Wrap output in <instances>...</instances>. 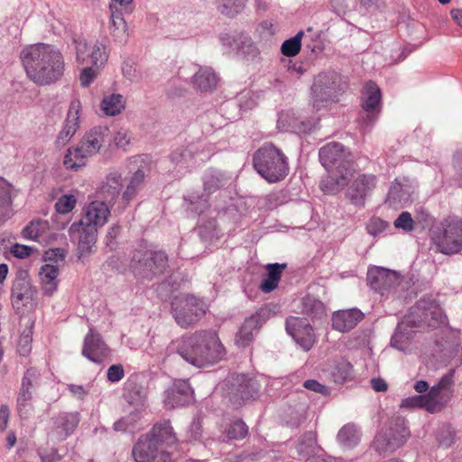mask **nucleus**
<instances>
[{
    "mask_svg": "<svg viewBox=\"0 0 462 462\" xmlns=\"http://www.w3.org/2000/svg\"><path fill=\"white\" fill-rule=\"evenodd\" d=\"M441 391L442 389L438 384H435L428 390L427 393L424 394V396H426L427 402L429 403L430 413L437 412L440 410L437 398Z\"/></svg>",
    "mask_w": 462,
    "mask_h": 462,
    "instance_id": "55",
    "label": "nucleus"
},
{
    "mask_svg": "<svg viewBox=\"0 0 462 462\" xmlns=\"http://www.w3.org/2000/svg\"><path fill=\"white\" fill-rule=\"evenodd\" d=\"M43 258L48 263L60 264L64 263L65 261V251L61 248H51L45 251Z\"/></svg>",
    "mask_w": 462,
    "mask_h": 462,
    "instance_id": "56",
    "label": "nucleus"
},
{
    "mask_svg": "<svg viewBox=\"0 0 462 462\" xmlns=\"http://www.w3.org/2000/svg\"><path fill=\"white\" fill-rule=\"evenodd\" d=\"M347 87L345 78L336 71L319 73L311 86L313 108L319 111L329 104L338 102L339 97L346 91Z\"/></svg>",
    "mask_w": 462,
    "mask_h": 462,
    "instance_id": "5",
    "label": "nucleus"
},
{
    "mask_svg": "<svg viewBox=\"0 0 462 462\" xmlns=\"http://www.w3.org/2000/svg\"><path fill=\"white\" fill-rule=\"evenodd\" d=\"M134 462H174L171 452L162 448L147 434L140 436L132 448Z\"/></svg>",
    "mask_w": 462,
    "mask_h": 462,
    "instance_id": "12",
    "label": "nucleus"
},
{
    "mask_svg": "<svg viewBox=\"0 0 462 462\" xmlns=\"http://www.w3.org/2000/svg\"><path fill=\"white\" fill-rule=\"evenodd\" d=\"M98 69L92 65L84 68L79 77L81 86L84 88L88 87L96 78Z\"/></svg>",
    "mask_w": 462,
    "mask_h": 462,
    "instance_id": "60",
    "label": "nucleus"
},
{
    "mask_svg": "<svg viewBox=\"0 0 462 462\" xmlns=\"http://www.w3.org/2000/svg\"><path fill=\"white\" fill-rule=\"evenodd\" d=\"M110 142V130L107 126H95L88 131L79 144L69 148L63 164L68 170L78 171L86 165V159L97 154L101 148Z\"/></svg>",
    "mask_w": 462,
    "mask_h": 462,
    "instance_id": "3",
    "label": "nucleus"
},
{
    "mask_svg": "<svg viewBox=\"0 0 462 462\" xmlns=\"http://www.w3.org/2000/svg\"><path fill=\"white\" fill-rule=\"evenodd\" d=\"M319 161L327 171H350L353 156L340 143L332 142L322 146L319 152Z\"/></svg>",
    "mask_w": 462,
    "mask_h": 462,
    "instance_id": "10",
    "label": "nucleus"
},
{
    "mask_svg": "<svg viewBox=\"0 0 462 462\" xmlns=\"http://www.w3.org/2000/svg\"><path fill=\"white\" fill-rule=\"evenodd\" d=\"M122 188V176L118 172L109 173L105 180L102 182L99 189L98 196L108 206L113 205L118 198Z\"/></svg>",
    "mask_w": 462,
    "mask_h": 462,
    "instance_id": "27",
    "label": "nucleus"
},
{
    "mask_svg": "<svg viewBox=\"0 0 462 462\" xmlns=\"http://www.w3.org/2000/svg\"><path fill=\"white\" fill-rule=\"evenodd\" d=\"M317 446V437L314 431H307L301 435L297 444V450L300 454H310L314 451Z\"/></svg>",
    "mask_w": 462,
    "mask_h": 462,
    "instance_id": "44",
    "label": "nucleus"
},
{
    "mask_svg": "<svg viewBox=\"0 0 462 462\" xmlns=\"http://www.w3.org/2000/svg\"><path fill=\"white\" fill-rule=\"evenodd\" d=\"M168 267V256L162 251H136L130 268L141 281H152L164 273Z\"/></svg>",
    "mask_w": 462,
    "mask_h": 462,
    "instance_id": "7",
    "label": "nucleus"
},
{
    "mask_svg": "<svg viewBox=\"0 0 462 462\" xmlns=\"http://www.w3.org/2000/svg\"><path fill=\"white\" fill-rule=\"evenodd\" d=\"M247 0H217V10L225 16L233 18L240 14Z\"/></svg>",
    "mask_w": 462,
    "mask_h": 462,
    "instance_id": "39",
    "label": "nucleus"
},
{
    "mask_svg": "<svg viewBox=\"0 0 462 462\" xmlns=\"http://www.w3.org/2000/svg\"><path fill=\"white\" fill-rule=\"evenodd\" d=\"M393 225L396 228L402 229L405 232H411L414 229V220L408 211L402 212L394 220Z\"/></svg>",
    "mask_w": 462,
    "mask_h": 462,
    "instance_id": "54",
    "label": "nucleus"
},
{
    "mask_svg": "<svg viewBox=\"0 0 462 462\" xmlns=\"http://www.w3.org/2000/svg\"><path fill=\"white\" fill-rule=\"evenodd\" d=\"M110 354V349L99 333L92 328L84 339L82 355L96 364H101Z\"/></svg>",
    "mask_w": 462,
    "mask_h": 462,
    "instance_id": "19",
    "label": "nucleus"
},
{
    "mask_svg": "<svg viewBox=\"0 0 462 462\" xmlns=\"http://www.w3.org/2000/svg\"><path fill=\"white\" fill-rule=\"evenodd\" d=\"M456 432L448 425L443 426L437 433V440L439 446L449 448L455 442Z\"/></svg>",
    "mask_w": 462,
    "mask_h": 462,
    "instance_id": "48",
    "label": "nucleus"
},
{
    "mask_svg": "<svg viewBox=\"0 0 462 462\" xmlns=\"http://www.w3.org/2000/svg\"><path fill=\"white\" fill-rule=\"evenodd\" d=\"M32 247L24 245L15 244L11 249V253L17 258L23 259L31 255Z\"/></svg>",
    "mask_w": 462,
    "mask_h": 462,
    "instance_id": "63",
    "label": "nucleus"
},
{
    "mask_svg": "<svg viewBox=\"0 0 462 462\" xmlns=\"http://www.w3.org/2000/svg\"><path fill=\"white\" fill-rule=\"evenodd\" d=\"M125 399L134 408H145V394L142 388L134 383H133V389H128L125 393Z\"/></svg>",
    "mask_w": 462,
    "mask_h": 462,
    "instance_id": "46",
    "label": "nucleus"
},
{
    "mask_svg": "<svg viewBox=\"0 0 462 462\" xmlns=\"http://www.w3.org/2000/svg\"><path fill=\"white\" fill-rule=\"evenodd\" d=\"M361 100L362 108L366 112L365 121L367 125H373L381 111V90L374 81L365 83Z\"/></svg>",
    "mask_w": 462,
    "mask_h": 462,
    "instance_id": "16",
    "label": "nucleus"
},
{
    "mask_svg": "<svg viewBox=\"0 0 462 462\" xmlns=\"http://www.w3.org/2000/svg\"><path fill=\"white\" fill-rule=\"evenodd\" d=\"M32 391L20 388L17 396V410L21 417H27L32 410Z\"/></svg>",
    "mask_w": 462,
    "mask_h": 462,
    "instance_id": "45",
    "label": "nucleus"
},
{
    "mask_svg": "<svg viewBox=\"0 0 462 462\" xmlns=\"http://www.w3.org/2000/svg\"><path fill=\"white\" fill-rule=\"evenodd\" d=\"M402 408H422L430 412L429 403L424 394L414 395L402 400L401 403Z\"/></svg>",
    "mask_w": 462,
    "mask_h": 462,
    "instance_id": "53",
    "label": "nucleus"
},
{
    "mask_svg": "<svg viewBox=\"0 0 462 462\" xmlns=\"http://www.w3.org/2000/svg\"><path fill=\"white\" fill-rule=\"evenodd\" d=\"M410 437L411 431L406 420L403 417L395 416L391 418L375 435L373 448L379 455L386 456L402 447Z\"/></svg>",
    "mask_w": 462,
    "mask_h": 462,
    "instance_id": "6",
    "label": "nucleus"
},
{
    "mask_svg": "<svg viewBox=\"0 0 462 462\" xmlns=\"http://www.w3.org/2000/svg\"><path fill=\"white\" fill-rule=\"evenodd\" d=\"M171 160L176 165L189 168L194 160V152L190 147L179 148L172 152Z\"/></svg>",
    "mask_w": 462,
    "mask_h": 462,
    "instance_id": "43",
    "label": "nucleus"
},
{
    "mask_svg": "<svg viewBox=\"0 0 462 462\" xmlns=\"http://www.w3.org/2000/svg\"><path fill=\"white\" fill-rule=\"evenodd\" d=\"M106 46L97 42L90 51V64L95 66L97 69H99L103 66L108 59V54L106 51Z\"/></svg>",
    "mask_w": 462,
    "mask_h": 462,
    "instance_id": "47",
    "label": "nucleus"
},
{
    "mask_svg": "<svg viewBox=\"0 0 462 462\" xmlns=\"http://www.w3.org/2000/svg\"><path fill=\"white\" fill-rule=\"evenodd\" d=\"M364 318V314L358 309L339 310L333 314L332 327L340 332L349 331L354 328Z\"/></svg>",
    "mask_w": 462,
    "mask_h": 462,
    "instance_id": "25",
    "label": "nucleus"
},
{
    "mask_svg": "<svg viewBox=\"0 0 462 462\" xmlns=\"http://www.w3.org/2000/svg\"><path fill=\"white\" fill-rule=\"evenodd\" d=\"M125 376V370L122 365H113L107 369L106 378L111 383H116L123 379Z\"/></svg>",
    "mask_w": 462,
    "mask_h": 462,
    "instance_id": "61",
    "label": "nucleus"
},
{
    "mask_svg": "<svg viewBox=\"0 0 462 462\" xmlns=\"http://www.w3.org/2000/svg\"><path fill=\"white\" fill-rule=\"evenodd\" d=\"M193 391L187 381L175 382L165 392L164 403L169 409L185 406L192 402Z\"/></svg>",
    "mask_w": 462,
    "mask_h": 462,
    "instance_id": "22",
    "label": "nucleus"
},
{
    "mask_svg": "<svg viewBox=\"0 0 462 462\" xmlns=\"http://www.w3.org/2000/svg\"><path fill=\"white\" fill-rule=\"evenodd\" d=\"M248 432V428L243 420H236L230 424L226 434L229 439H244Z\"/></svg>",
    "mask_w": 462,
    "mask_h": 462,
    "instance_id": "49",
    "label": "nucleus"
},
{
    "mask_svg": "<svg viewBox=\"0 0 462 462\" xmlns=\"http://www.w3.org/2000/svg\"><path fill=\"white\" fill-rule=\"evenodd\" d=\"M286 267V263H268L265 266L266 273L263 275L259 286L261 291L264 293H269L275 290Z\"/></svg>",
    "mask_w": 462,
    "mask_h": 462,
    "instance_id": "30",
    "label": "nucleus"
},
{
    "mask_svg": "<svg viewBox=\"0 0 462 462\" xmlns=\"http://www.w3.org/2000/svg\"><path fill=\"white\" fill-rule=\"evenodd\" d=\"M304 36V32L300 31L294 37H291L283 42L281 47L282 53L286 57H294L301 48V39Z\"/></svg>",
    "mask_w": 462,
    "mask_h": 462,
    "instance_id": "41",
    "label": "nucleus"
},
{
    "mask_svg": "<svg viewBox=\"0 0 462 462\" xmlns=\"http://www.w3.org/2000/svg\"><path fill=\"white\" fill-rule=\"evenodd\" d=\"M76 60L79 64H90V51L84 40H74Z\"/></svg>",
    "mask_w": 462,
    "mask_h": 462,
    "instance_id": "52",
    "label": "nucleus"
},
{
    "mask_svg": "<svg viewBox=\"0 0 462 462\" xmlns=\"http://www.w3.org/2000/svg\"><path fill=\"white\" fill-rule=\"evenodd\" d=\"M177 353L192 365L202 367L218 362L224 355V346L215 331L201 330L182 337Z\"/></svg>",
    "mask_w": 462,
    "mask_h": 462,
    "instance_id": "2",
    "label": "nucleus"
},
{
    "mask_svg": "<svg viewBox=\"0 0 462 462\" xmlns=\"http://www.w3.org/2000/svg\"><path fill=\"white\" fill-rule=\"evenodd\" d=\"M35 292L27 273H20L13 282L11 289L13 307L17 310L26 307L34 300Z\"/></svg>",
    "mask_w": 462,
    "mask_h": 462,
    "instance_id": "18",
    "label": "nucleus"
},
{
    "mask_svg": "<svg viewBox=\"0 0 462 462\" xmlns=\"http://www.w3.org/2000/svg\"><path fill=\"white\" fill-rule=\"evenodd\" d=\"M125 102L122 95L110 94L104 97L101 108L106 116H116L125 109Z\"/></svg>",
    "mask_w": 462,
    "mask_h": 462,
    "instance_id": "36",
    "label": "nucleus"
},
{
    "mask_svg": "<svg viewBox=\"0 0 462 462\" xmlns=\"http://www.w3.org/2000/svg\"><path fill=\"white\" fill-rule=\"evenodd\" d=\"M144 177L145 171L143 169L139 168L134 171L129 181V184L126 186V189L122 195V208H125L130 201H132L136 197L144 181Z\"/></svg>",
    "mask_w": 462,
    "mask_h": 462,
    "instance_id": "32",
    "label": "nucleus"
},
{
    "mask_svg": "<svg viewBox=\"0 0 462 462\" xmlns=\"http://www.w3.org/2000/svg\"><path fill=\"white\" fill-rule=\"evenodd\" d=\"M338 441L346 448H352L359 441V435L354 424H346L337 433Z\"/></svg>",
    "mask_w": 462,
    "mask_h": 462,
    "instance_id": "40",
    "label": "nucleus"
},
{
    "mask_svg": "<svg viewBox=\"0 0 462 462\" xmlns=\"http://www.w3.org/2000/svg\"><path fill=\"white\" fill-rule=\"evenodd\" d=\"M32 328H29L21 334L18 340L17 350L21 356H26L29 355L32 349Z\"/></svg>",
    "mask_w": 462,
    "mask_h": 462,
    "instance_id": "50",
    "label": "nucleus"
},
{
    "mask_svg": "<svg viewBox=\"0 0 462 462\" xmlns=\"http://www.w3.org/2000/svg\"><path fill=\"white\" fill-rule=\"evenodd\" d=\"M367 282L370 287L383 295L400 282L397 273L381 267H374L367 272Z\"/></svg>",
    "mask_w": 462,
    "mask_h": 462,
    "instance_id": "20",
    "label": "nucleus"
},
{
    "mask_svg": "<svg viewBox=\"0 0 462 462\" xmlns=\"http://www.w3.org/2000/svg\"><path fill=\"white\" fill-rule=\"evenodd\" d=\"M39 375L40 374L35 368L27 369L23 377L21 388L32 391L38 383Z\"/></svg>",
    "mask_w": 462,
    "mask_h": 462,
    "instance_id": "59",
    "label": "nucleus"
},
{
    "mask_svg": "<svg viewBox=\"0 0 462 462\" xmlns=\"http://www.w3.org/2000/svg\"><path fill=\"white\" fill-rule=\"evenodd\" d=\"M146 434L162 448L171 446L177 441L173 429L169 421L155 424Z\"/></svg>",
    "mask_w": 462,
    "mask_h": 462,
    "instance_id": "29",
    "label": "nucleus"
},
{
    "mask_svg": "<svg viewBox=\"0 0 462 462\" xmlns=\"http://www.w3.org/2000/svg\"><path fill=\"white\" fill-rule=\"evenodd\" d=\"M258 382L244 374H233L226 383V395L229 401L237 406L258 397Z\"/></svg>",
    "mask_w": 462,
    "mask_h": 462,
    "instance_id": "9",
    "label": "nucleus"
},
{
    "mask_svg": "<svg viewBox=\"0 0 462 462\" xmlns=\"http://www.w3.org/2000/svg\"><path fill=\"white\" fill-rule=\"evenodd\" d=\"M110 215L109 206L106 202L93 201L86 208L80 219L84 225L93 226L96 229L103 226Z\"/></svg>",
    "mask_w": 462,
    "mask_h": 462,
    "instance_id": "24",
    "label": "nucleus"
},
{
    "mask_svg": "<svg viewBox=\"0 0 462 462\" xmlns=\"http://www.w3.org/2000/svg\"><path fill=\"white\" fill-rule=\"evenodd\" d=\"M49 222L42 219L32 220L23 229V236L27 239L37 241L41 236H44L49 230Z\"/></svg>",
    "mask_w": 462,
    "mask_h": 462,
    "instance_id": "37",
    "label": "nucleus"
},
{
    "mask_svg": "<svg viewBox=\"0 0 462 462\" xmlns=\"http://www.w3.org/2000/svg\"><path fill=\"white\" fill-rule=\"evenodd\" d=\"M376 186V177L373 174H359L349 186L346 198L356 206L365 205L366 197Z\"/></svg>",
    "mask_w": 462,
    "mask_h": 462,
    "instance_id": "17",
    "label": "nucleus"
},
{
    "mask_svg": "<svg viewBox=\"0 0 462 462\" xmlns=\"http://www.w3.org/2000/svg\"><path fill=\"white\" fill-rule=\"evenodd\" d=\"M81 111V103L79 99H73L70 102L67 115V119L61 131L56 138V145L62 147L66 145L76 134L79 128V114Z\"/></svg>",
    "mask_w": 462,
    "mask_h": 462,
    "instance_id": "23",
    "label": "nucleus"
},
{
    "mask_svg": "<svg viewBox=\"0 0 462 462\" xmlns=\"http://www.w3.org/2000/svg\"><path fill=\"white\" fill-rule=\"evenodd\" d=\"M237 37L241 42H238L235 36H231L229 34L221 35L220 40L224 45L229 46L230 48L241 49L243 48L241 44L251 47V39L246 34L240 33Z\"/></svg>",
    "mask_w": 462,
    "mask_h": 462,
    "instance_id": "51",
    "label": "nucleus"
},
{
    "mask_svg": "<svg viewBox=\"0 0 462 462\" xmlns=\"http://www.w3.org/2000/svg\"><path fill=\"white\" fill-rule=\"evenodd\" d=\"M20 58L28 78L38 85L54 83L63 76V56L52 45H29L22 51Z\"/></svg>",
    "mask_w": 462,
    "mask_h": 462,
    "instance_id": "1",
    "label": "nucleus"
},
{
    "mask_svg": "<svg viewBox=\"0 0 462 462\" xmlns=\"http://www.w3.org/2000/svg\"><path fill=\"white\" fill-rule=\"evenodd\" d=\"M202 180L205 194L200 197H189L190 204H198L193 209L197 213L203 212V210L207 208L208 197L225 185L223 173L215 169L207 170L203 174ZM184 199L187 201L188 198L185 197Z\"/></svg>",
    "mask_w": 462,
    "mask_h": 462,
    "instance_id": "13",
    "label": "nucleus"
},
{
    "mask_svg": "<svg viewBox=\"0 0 462 462\" xmlns=\"http://www.w3.org/2000/svg\"><path fill=\"white\" fill-rule=\"evenodd\" d=\"M171 313L179 326L188 328L205 313L204 302L192 294H180L171 300Z\"/></svg>",
    "mask_w": 462,
    "mask_h": 462,
    "instance_id": "8",
    "label": "nucleus"
},
{
    "mask_svg": "<svg viewBox=\"0 0 462 462\" xmlns=\"http://www.w3.org/2000/svg\"><path fill=\"white\" fill-rule=\"evenodd\" d=\"M334 11L339 15H345L351 11L352 0H330Z\"/></svg>",
    "mask_w": 462,
    "mask_h": 462,
    "instance_id": "62",
    "label": "nucleus"
},
{
    "mask_svg": "<svg viewBox=\"0 0 462 462\" xmlns=\"http://www.w3.org/2000/svg\"><path fill=\"white\" fill-rule=\"evenodd\" d=\"M331 375L337 383H342L352 375V365L346 360L338 361L331 371Z\"/></svg>",
    "mask_w": 462,
    "mask_h": 462,
    "instance_id": "42",
    "label": "nucleus"
},
{
    "mask_svg": "<svg viewBox=\"0 0 462 462\" xmlns=\"http://www.w3.org/2000/svg\"><path fill=\"white\" fill-rule=\"evenodd\" d=\"M254 167L268 182L283 180L289 172L288 158L273 143H265L254 154Z\"/></svg>",
    "mask_w": 462,
    "mask_h": 462,
    "instance_id": "4",
    "label": "nucleus"
},
{
    "mask_svg": "<svg viewBox=\"0 0 462 462\" xmlns=\"http://www.w3.org/2000/svg\"><path fill=\"white\" fill-rule=\"evenodd\" d=\"M436 240L439 252L445 254L459 253L462 250V220L457 217L445 219Z\"/></svg>",
    "mask_w": 462,
    "mask_h": 462,
    "instance_id": "11",
    "label": "nucleus"
},
{
    "mask_svg": "<svg viewBox=\"0 0 462 462\" xmlns=\"http://www.w3.org/2000/svg\"><path fill=\"white\" fill-rule=\"evenodd\" d=\"M113 430L118 432L133 431L135 430L132 422L126 420V416L116 420L113 425Z\"/></svg>",
    "mask_w": 462,
    "mask_h": 462,
    "instance_id": "64",
    "label": "nucleus"
},
{
    "mask_svg": "<svg viewBox=\"0 0 462 462\" xmlns=\"http://www.w3.org/2000/svg\"><path fill=\"white\" fill-rule=\"evenodd\" d=\"M350 176V171H339L331 169V171H328V175L321 180L320 189L327 194H336L346 186Z\"/></svg>",
    "mask_w": 462,
    "mask_h": 462,
    "instance_id": "28",
    "label": "nucleus"
},
{
    "mask_svg": "<svg viewBox=\"0 0 462 462\" xmlns=\"http://www.w3.org/2000/svg\"><path fill=\"white\" fill-rule=\"evenodd\" d=\"M302 312L312 318H321L326 310L321 300L309 294L302 299Z\"/></svg>",
    "mask_w": 462,
    "mask_h": 462,
    "instance_id": "38",
    "label": "nucleus"
},
{
    "mask_svg": "<svg viewBox=\"0 0 462 462\" xmlns=\"http://www.w3.org/2000/svg\"><path fill=\"white\" fill-rule=\"evenodd\" d=\"M79 412H60L53 418V432L59 439H65L78 427Z\"/></svg>",
    "mask_w": 462,
    "mask_h": 462,
    "instance_id": "26",
    "label": "nucleus"
},
{
    "mask_svg": "<svg viewBox=\"0 0 462 462\" xmlns=\"http://www.w3.org/2000/svg\"><path fill=\"white\" fill-rule=\"evenodd\" d=\"M286 331L303 350L309 351L315 342L313 328L304 318L290 317L286 319Z\"/></svg>",
    "mask_w": 462,
    "mask_h": 462,
    "instance_id": "14",
    "label": "nucleus"
},
{
    "mask_svg": "<svg viewBox=\"0 0 462 462\" xmlns=\"http://www.w3.org/2000/svg\"><path fill=\"white\" fill-rule=\"evenodd\" d=\"M12 216L11 184L0 177V224Z\"/></svg>",
    "mask_w": 462,
    "mask_h": 462,
    "instance_id": "35",
    "label": "nucleus"
},
{
    "mask_svg": "<svg viewBox=\"0 0 462 462\" xmlns=\"http://www.w3.org/2000/svg\"><path fill=\"white\" fill-rule=\"evenodd\" d=\"M110 16L109 30L116 42L125 43L128 38L127 25L123 12L114 11Z\"/></svg>",
    "mask_w": 462,
    "mask_h": 462,
    "instance_id": "34",
    "label": "nucleus"
},
{
    "mask_svg": "<svg viewBox=\"0 0 462 462\" xmlns=\"http://www.w3.org/2000/svg\"><path fill=\"white\" fill-rule=\"evenodd\" d=\"M59 273L60 268L58 264L46 263L42 266L40 275L44 294L51 295L57 290Z\"/></svg>",
    "mask_w": 462,
    "mask_h": 462,
    "instance_id": "31",
    "label": "nucleus"
},
{
    "mask_svg": "<svg viewBox=\"0 0 462 462\" xmlns=\"http://www.w3.org/2000/svg\"><path fill=\"white\" fill-rule=\"evenodd\" d=\"M75 205L76 199L73 195H64L56 202L55 208L59 213L66 214L70 212Z\"/></svg>",
    "mask_w": 462,
    "mask_h": 462,
    "instance_id": "58",
    "label": "nucleus"
},
{
    "mask_svg": "<svg viewBox=\"0 0 462 462\" xmlns=\"http://www.w3.org/2000/svg\"><path fill=\"white\" fill-rule=\"evenodd\" d=\"M269 318V310L260 309L251 317L245 319L236 336V343L240 346H248L254 338V331L259 329Z\"/></svg>",
    "mask_w": 462,
    "mask_h": 462,
    "instance_id": "21",
    "label": "nucleus"
},
{
    "mask_svg": "<svg viewBox=\"0 0 462 462\" xmlns=\"http://www.w3.org/2000/svg\"><path fill=\"white\" fill-rule=\"evenodd\" d=\"M388 223L380 217H372L367 225L366 231L369 235L373 236H376L382 232H383L388 227Z\"/></svg>",
    "mask_w": 462,
    "mask_h": 462,
    "instance_id": "57",
    "label": "nucleus"
},
{
    "mask_svg": "<svg viewBox=\"0 0 462 462\" xmlns=\"http://www.w3.org/2000/svg\"><path fill=\"white\" fill-rule=\"evenodd\" d=\"M69 236L72 241L78 243L79 257L89 254L95 245L97 237V229L93 226L84 225L82 222H75L69 227Z\"/></svg>",
    "mask_w": 462,
    "mask_h": 462,
    "instance_id": "15",
    "label": "nucleus"
},
{
    "mask_svg": "<svg viewBox=\"0 0 462 462\" xmlns=\"http://www.w3.org/2000/svg\"><path fill=\"white\" fill-rule=\"evenodd\" d=\"M217 82V76L211 68H200L193 77V84L200 91H212Z\"/></svg>",
    "mask_w": 462,
    "mask_h": 462,
    "instance_id": "33",
    "label": "nucleus"
}]
</instances>
